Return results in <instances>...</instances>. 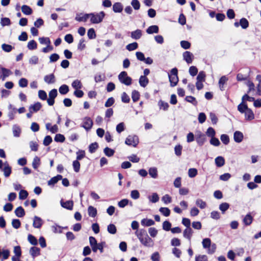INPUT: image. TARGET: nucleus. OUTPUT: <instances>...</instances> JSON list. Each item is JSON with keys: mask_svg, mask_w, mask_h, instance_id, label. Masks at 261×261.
Here are the masks:
<instances>
[{"mask_svg": "<svg viewBox=\"0 0 261 261\" xmlns=\"http://www.w3.org/2000/svg\"><path fill=\"white\" fill-rule=\"evenodd\" d=\"M135 234L142 245L150 248L154 246L153 240L149 237L146 230L140 229L135 232Z\"/></svg>", "mask_w": 261, "mask_h": 261, "instance_id": "nucleus-1", "label": "nucleus"}, {"mask_svg": "<svg viewBox=\"0 0 261 261\" xmlns=\"http://www.w3.org/2000/svg\"><path fill=\"white\" fill-rule=\"evenodd\" d=\"M105 15V13L103 11H101L99 13H90V21L92 23H99L102 22Z\"/></svg>", "mask_w": 261, "mask_h": 261, "instance_id": "nucleus-2", "label": "nucleus"}, {"mask_svg": "<svg viewBox=\"0 0 261 261\" xmlns=\"http://www.w3.org/2000/svg\"><path fill=\"white\" fill-rule=\"evenodd\" d=\"M178 70L176 68H174L171 69L170 74H169V79L170 83V86L171 87L175 86L178 81V78L177 76Z\"/></svg>", "mask_w": 261, "mask_h": 261, "instance_id": "nucleus-3", "label": "nucleus"}, {"mask_svg": "<svg viewBox=\"0 0 261 261\" xmlns=\"http://www.w3.org/2000/svg\"><path fill=\"white\" fill-rule=\"evenodd\" d=\"M118 80L120 83L126 86H129L132 84V79L127 75L126 71H122L118 75Z\"/></svg>", "mask_w": 261, "mask_h": 261, "instance_id": "nucleus-4", "label": "nucleus"}, {"mask_svg": "<svg viewBox=\"0 0 261 261\" xmlns=\"http://www.w3.org/2000/svg\"><path fill=\"white\" fill-rule=\"evenodd\" d=\"M125 143L129 146L136 147L139 143V139L137 136H128L125 140Z\"/></svg>", "mask_w": 261, "mask_h": 261, "instance_id": "nucleus-5", "label": "nucleus"}, {"mask_svg": "<svg viewBox=\"0 0 261 261\" xmlns=\"http://www.w3.org/2000/svg\"><path fill=\"white\" fill-rule=\"evenodd\" d=\"M196 141L198 145L202 146L206 140L205 135L200 131H197L195 134Z\"/></svg>", "mask_w": 261, "mask_h": 261, "instance_id": "nucleus-6", "label": "nucleus"}, {"mask_svg": "<svg viewBox=\"0 0 261 261\" xmlns=\"http://www.w3.org/2000/svg\"><path fill=\"white\" fill-rule=\"evenodd\" d=\"M58 92L56 89H53L49 92V98H47V102L49 106H53L55 103V98L57 96Z\"/></svg>", "mask_w": 261, "mask_h": 261, "instance_id": "nucleus-7", "label": "nucleus"}, {"mask_svg": "<svg viewBox=\"0 0 261 261\" xmlns=\"http://www.w3.org/2000/svg\"><path fill=\"white\" fill-rule=\"evenodd\" d=\"M93 125V121L89 117H86L83 119L81 127L84 128L87 131L91 129Z\"/></svg>", "mask_w": 261, "mask_h": 261, "instance_id": "nucleus-8", "label": "nucleus"}, {"mask_svg": "<svg viewBox=\"0 0 261 261\" xmlns=\"http://www.w3.org/2000/svg\"><path fill=\"white\" fill-rule=\"evenodd\" d=\"M12 73L11 71L7 68L0 66V79L3 81Z\"/></svg>", "mask_w": 261, "mask_h": 261, "instance_id": "nucleus-9", "label": "nucleus"}, {"mask_svg": "<svg viewBox=\"0 0 261 261\" xmlns=\"http://www.w3.org/2000/svg\"><path fill=\"white\" fill-rule=\"evenodd\" d=\"M43 224V220L39 217L34 216L33 218V226L35 228H40Z\"/></svg>", "mask_w": 261, "mask_h": 261, "instance_id": "nucleus-10", "label": "nucleus"}, {"mask_svg": "<svg viewBox=\"0 0 261 261\" xmlns=\"http://www.w3.org/2000/svg\"><path fill=\"white\" fill-rule=\"evenodd\" d=\"M183 58L184 60L188 63L191 64L192 63L194 56L192 53L189 51H186L183 53Z\"/></svg>", "mask_w": 261, "mask_h": 261, "instance_id": "nucleus-11", "label": "nucleus"}, {"mask_svg": "<svg viewBox=\"0 0 261 261\" xmlns=\"http://www.w3.org/2000/svg\"><path fill=\"white\" fill-rule=\"evenodd\" d=\"M61 206L67 210H72L73 206V202L72 200H68L64 202L63 200L60 201Z\"/></svg>", "mask_w": 261, "mask_h": 261, "instance_id": "nucleus-12", "label": "nucleus"}, {"mask_svg": "<svg viewBox=\"0 0 261 261\" xmlns=\"http://www.w3.org/2000/svg\"><path fill=\"white\" fill-rule=\"evenodd\" d=\"M193 231L191 227L186 228L183 232V236L185 238L188 239L189 241H191Z\"/></svg>", "mask_w": 261, "mask_h": 261, "instance_id": "nucleus-13", "label": "nucleus"}, {"mask_svg": "<svg viewBox=\"0 0 261 261\" xmlns=\"http://www.w3.org/2000/svg\"><path fill=\"white\" fill-rule=\"evenodd\" d=\"M243 134L240 131H236L234 133L233 139L234 141L237 143H240L243 139Z\"/></svg>", "mask_w": 261, "mask_h": 261, "instance_id": "nucleus-14", "label": "nucleus"}, {"mask_svg": "<svg viewBox=\"0 0 261 261\" xmlns=\"http://www.w3.org/2000/svg\"><path fill=\"white\" fill-rule=\"evenodd\" d=\"M142 36V32L141 30L137 29L131 32L130 37L135 40H138Z\"/></svg>", "mask_w": 261, "mask_h": 261, "instance_id": "nucleus-15", "label": "nucleus"}, {"mask_svg": "<svg viewBox=\"0 0 261 261\" xmlns=\"http://www.w3.org/2000/svg\"><path fill=\"white\" fill-rule=\"evenodd\" d=\"M30 253L33 258H35L40 255V249L38 247H32L30 249Z\"/></svg>", "mask_w": 261, "mask_h": 261, "instance_id": "nucleus-16", "label": "nucleus"}, {"mask_svg": "<svg viewBox=\"0 0 261 261\" xmlns=\"http://www.w3.org/2000/svg\"><path fill=\"white\" fill-rule=\"evenodd\" d=\"M44 82L48 84H51L55 82V77L53 73L46 75L44 77Z\"/></svg>", "mask_w": 261, "mask_h": 261, "instance_id": "nucleus-17", "label": "nucleus"}, {"mask_svg": "<svg viewBox=\"0 0 261 261\" xmlns=\"http://www.w3.org/2000/svg\"><path fill=\"white\" fill-rule=\"evenodd\" d=\"M42 107V105L39 102H37L34 105H31L29 107V111H32L33 113L38 112Z\"/></svg>", "mask_w": 261, "mask_h": 261, "instance_id": "nucleus-18", "label": "nucleus"}, {"mask_svg": "<svg viewBox=\"0 0 261 261\" xmlns=\"http://www.w3.org/2000/svg\"><path fill=\"white\" fill-rule=\"evenodd\" d=\"M62 176L61 175H57L56 176L52 177L50 180H49L47 182L48 186H54L58 181L62 179Z\"/></svg>", "mask_w": 261, "mask_h": 261, "instance_id": "nucleus-19", "label": "nucleus"}, {"mask_svg": "<svg viewBox=\"0 0 261 261\" xmlns=\"http://www.w3.org/2000/svg\"><path fill=\"white\" fill-rule=\"evenodd\" d=\"M113 10L115 13H120L123 10V6L121 3L117 2L113 5Z\"/></svg>", "mask_w": 261, "mask_h": 261, "instance_id": "nucleus-20", "label": "nucleus"}, {"mask_svg": "<svg viewBox=\"0 0 261 261\" xmlns=\"http://www.w3.org/2000/svg\"><path fill=\"white\" fill-rule=\"evenodd\" d=\"M12 131L13 136L15 137H19L21 132V128L17 124H14L13 125Z\"/></svg>", "mask_w": 261, "mask_h": 261, "instance_id": "nucleus-21", "label": "nucleus"}, {"mask_svg": "<svg viewBox=\"0 0 261 261\" xmlns=\"http://www.w3.org/2000/svg\"><path fill=\"white\" fill-rule=\"evenodd\" d=\"M159 29L158 25H153L149 27L146 30V33L148 34H152L153 33H158Z\"/></svg>", "mask_w": 261, "mask_h": 261, "instance_id": "nucleus-22", "label": "nucleus"}, {"mask_svg": "<svg viewBox=\"0 0 261 261\" xmlns=\"http://www.w3.org/2000/svg\"><path fill=\"white\" fill-rule=\"evenodd\" d=\"M244 113L245 114V118L247 120H251L254 118V113L249 108Z\"/></svg>", "mask_w": 261, "mask_h": 261, "instance_id": "nucleus-23", "label": "nucleus"}, {"mask_svg": "<svg viewBox=\"0 0 261 261\" xmlns=\"http://www.w3.org/2000/svg\"><path fill=\"white\" fill-rule=\"evenodd\" d=\"M248 109L247 105L243 101H242L238 106V110L242 114L245 113Z\"/></svg>", "mask_w": 261, "mask_h": 261, "instance_id": "nucleus-24", "label": "nucleus"}, {"mask_svg": "<svg viewBox=\"0 0 261 261\" xmlns=\"http://www.w3.org/2000/svg\"><path fill=\"white\" fill-rule=\"evenodd\" d=\"M16 216L19 218L23 217L25 215V211L21 206L18 207L14 212Z\"/></svg>", "mask_w": 261, "mask_h": 261, "instance_id": "nucleus-25", "label": "nucleus"}, {"mask_svg": "<svg viewBox=\"0 0 261 261\" xmlns=\"http://www.w3.org/2000/svg\"><path fill=\"white\" fill-rule=\"evenodd\" d=\"M139 83L140 85L142 87H145L149 83V80L147 77L145 76L141 75L140 77Z\"/></svg>", "mask_w": 261, "mask_h": 261, "instance_id": "nucleus-26", "label": "nucleus"}, {"mask_svg": "<svg viewBox=\"0 0 261 261\" xmlns=\"http://www.w3.org/2000/svg\"><path fill=\"white\" fill-rule=\"evenodd\" d=\"M215 164L218 167H221L225 164V160L223 157L219 156L215 160Z\"/></svg>", "mask_w": 261, "mask_h": 261, "instance_id": "nucleus-27", "label": "nucleus"}, {"mask_svg": "<svg viewBox=\"0 0 261 261\" xmlns=\"http://www.w3.org/2000/svg\"><path fill=\"white\" fill-rule=\"evenodd\" d=\"M243 221L245 225H250L252 222L253 217L251 216L250 214H248L245 216Z\"/></svg>", "mask_w": 261, "mask_h": 261, "instance_id": "nucleus-28", "label": "nucleus"}, {"mask_svg": "<svg viewBox=\"0 0 261 261\" xmlns=\"http://www.w3.org/2000/svg\"><path fill=\"white\" fill-rule=\"evenodd\" d=\"M69 91V87L65 84L61 85L59 88V93L61 95H65L68 93Z\"/></svg>", "mask_w": 261, "mask_h": 261, "instance_id": "nucleus-29", "label": "nucleus"}, {"mask_svg": "<svg viewBox=\"0 0 261 261\" xmlns=\"http://www.w3.org/2000/svg\"><path fill=\"white\" fill-rule=\"evenodd\" d=\"M141 225L144 226H150L154 224V221L152 219H143L141 222Z\"/></svg>", "mask_w": 261, "mask_h": 261, "instance_id": "nucleus-30", "label": "nucleus"}, {"mask_svg": "<svg viewBox=\"0 0 261 261\" xmlns=\"http://www.w3.org/2000/svg\"><path fill=\"white\" fill-rule=\"evenodd\" d=\"M21 11L24 14L28 15L32 14L33 12L31 8L25 5L21 7Z\"/></svg>", "mask_w": 261, "mask_h": 261, "instance_id": "nucleus-31", "label": "nucleus"}, {"mask_svg": "<svg viewBox=\"0 0 261 261\" xmlns=\"http://www.w3.org/2000/svg\"><path fill=\"white\" fill-rule=\"evenodd\" d=\"M5 166L4 167L3 170L4 171V174L5 176L6 177H8L10 175L12 172V169L11 167L8 164H7V165L5 164Z\"/></svg>", "mask_w": 261, "mask_h": 261, "instance_id": "nucleus-32", "label": "nucleus"}, {"mask_svg": "<svg viewBox=\"0 0 261 261\" xmlns=\"http://www.w3.org/2000/svg\"><path fill=\"white\" fill-rule=\"evenodd\" d=\"M88 213L90 217H95L97 215V210L92 206H89L88 208Z\"/></svg>", "mask_w": 261, "mask_h": 261, "instance_id": "nucleus-33", "label": "nucleus"}, {"mask_svg": "<svg viewBox=\"0 0 261 261\" xmlns=\"http://www.w3.org/2000/svg\"><path fill=\"white\" fill-rule=\"evenodd\" d=\"M89 244L90 246L91 247L92 250H94L96 249L95 246L98 244L97 243V240L93 237H90L89 238Z\"/></svg>", "mask_w": 261, "mask_h": 261, "instance_id": "nucleus-34", "label": "nucleus"}, {"mask_svg": "<svg viewBox=\"0 0 261 261\" xmlns=\"http://www.w3.org/2000/svg\"><path fill=\"white\" fill-rule=\"evenodd\" d=\"M72 87L75 90L80 89L82 88L83 85L81 81L79 80H75L72 83Z\"/></svg>", "mask_w": 261, "mask_h": 261, "instance_id": "nucleus-35", "label": "nucleus"}, {"mask_svg": "<svg viewBox=\"0 0 261 261\" xmlns=\"http://www.w3.org/2000/svg\"><path fill=\"white\" fill-rule=\"evenodd\" d=\"M230 205L227 202L222 203L219 205V210L222 214H224L225 212L229 208Z\"/></svg>", "mask_w": 261, "mask_h": 261, "instance_id": "nucleus-36", "label": "nucleus"}, {"mask_svg": "<svg viewBox=\"0 0 261 261\" xmlns=\"http://www.w3.org/2000/svg\"><path fill=\"white\" fill-rule=\"evenodd\" d=\"M148 172L149 174L151 177L156 178L158 177V170L155 167L150 168Z\"/></svg>", "mask_w": 261, "mask_h": 261, "instance_id": "nucleus-37", "label": "nucleus"}, {"mask_svg": "<svg viewBox=\"0 0 261 261\" xmlns=\"http://www.w3.org/2000/svg\"><path fill=\"white\" fill-rule=\"evenodd\" d=\"M240 26L243 29H246L249 27V22L245 18H242L240 20Z\"/></svg>", "mask_w": 261, "mask_h": 261, "instance_id": "nucleus-38", "label": "nucleus"}, {"mask_svg": "<svg viewBox=\"0 0 261 261\" xmlns=\"http://www.w3.org/2000/svg\"><path fill=\"white\" fill-rule=\"evenodd\" d=\"M103 152L107 156L111 157L114 155L115 151L114 150L107 147L103 149Z\"/></svg>", "mask_w": 261, "mask_h": 261, "instance_id": "nucleus-39", "label": "nucleus"}, {"mask_svg": "<svg viewBox=\"0 0 261 261\" xmlns=\"http://www.w3.org/2000/svg\"><path fill=\"white\" fill-rule=\"evenodd\" d=\"M106 243L105 242H101L100 243H98L96 246L95 248L96 249L94 250H92L93 252H96L98 250L100 251V253H102L103 252V247L105 245Z\"/></svg>", "mask_w": 261, "mask_h": 261, "instance_id": "nucleus-40", "label": "nucleus"}, {"mask_svg": "<svg viewBox=\"0 0 261 261\" xmlns=\"http://www.w3.org/2000/svg\"><path fill=\"white\" fill-rule=\"evenodd\" d=\"M40 165V159L38 156H35L32 162V166L34 169H37Z\"/></svg>", "mask_w": 261, "mask_h": 261, "instance_id": "nucleus-41", "label": "nucleus"}, {"mask_svg": "<svg viewBox=\"0 0 261 261\" xmlns=\"http://www.w3.org/2000/svg\"><path fill=\"white\" fill-rule=\"evenodd\" d=\"M27 47L30 50H34L37 48V44L35 40H32L28 42Z\"/></svg>", "mask_w": 261, "mask_h": 261, "instance_id": "nucleus-42", "label": "nucleus"}, {"mask_svg": "<svg viewBox=\"0 0 261 261\" xmlns=\"http://www.w3.org/2000/svg\"><path fill=\"white\" fill-rule=\"evenodd\" d=\"M160 109H163L164 111H167L169 107L167 102H164L162 100H160L158 103Z\"/></svg>", "mask_w": 261, "mask_h": 261, "instance_id": "nucleus-43", "label": "nucleus"}, {"mask_svg": "<svg viewBox=\"0 0 261 261\" xmlns=\"http://www.w3.org/2000/svg\"><path fill=\"white\" fill-rule=\"evenodd\" d=\"M185 100L187 101L192 103L195 106H197L198 104V102L196 98L192 96H187L185 98Z\"/></svg>", "mask_w": 261, "mask_h": 261, "instance_id": "nucleus-44", "label": "nucleus"}, {"mask_svg": "<svg viewBox=\"0 0 261 261\" xmlns=\"http://www.w3.org/2000/svg\"><path fill=\"white\" fill-rule=\"evenodd\" d=\"M206 135L208 137L212 138L215 136L216 132L213 127H210L206 130Z\"/></svg>", "mask_w": 261, "mask_h": 261, "instance_id": "nucleus-45", "label": "nucleus"}, {"mask_svg": "<svg viewBox=\"0 0 261 261\" xmlns=\"http://www.w3.org/2000/svg\"><path fill=\"white\" fill-rule=\"evenodd\" d=\"M148 199L151 202L156 203L159 200V197L156 193H153L151 196L148 197Z\"/></svg>", "mask_w": 261, "mask_h": 261, "instance_id": "nucleus-46", "label": "nucleus"}, {"mask_svg": "<svg viewBox=\"0 0 261 261\" xmlns=\"http://www.w3.org/2000/svg\"><path fill=\"white\" fill-rule=\"evenodd\" d=\"M159 211L165 217H168L170 214V210L168 207H161L159 209Z\"/></svg>", "mask_w": 261, "mask_h": 261, "instance_id": "nucleus-47", "label": "nucleus"}, {"mask_svg": "<svg viewBox=\"0 0 261 261\" xmlns=\"http://www.w3.org/2000/svg\"><path fill=\"white\" fill-rule=\"evenodd\" d=\"M202 244L204 249H207L212 244L211 239L209 238H205L203 239Z\"/></svg>", "mask_w": 261, "mask_h": 261, "instance_id": "nucleus-48", "label": "nucleus"}, {"mask_svg": "<svg viewBox=\"0 0 261 261\" xmlns=\"http://www.w3.org/2000/svg\"><path fill=\"white\" fill-rule=\"evenodd\" d=\"M138 47V44L137 42H133L130 44H128L126 45V48L128 51H132L136 49Z\"/></svg>", "mask_w": 261, "mask_h": 261, "instance_id": "nucleus-49", "label": "nucleus"}, {"mask_svg": "<svg viewBox=\"0 0 261 261\" xmlns=\"http://www.w3.org/2000/svg\"><path fill=\"white\" fill-rule=\"evenodd\" d=\"M39 41L41 44L49 45L51 44V41L48 37H40Z\"/></svg>", "mask_w": 261, "mask_h": 261, "instance_id": "nucleus-50", "label": "nucleus"}, {"mask_svg": "<svg viewBox=\"0 0 261 261\" xmlns=\"http://www.w3.org/2000/svg\"><path fill=\"white\" fill-rule=\"evenodd\" d=\"M98 147V144L97 142L91 143L89 146V152L91 153L95 152Z\"/></svg>", "mask_w": 261, "mask_h": 261, "instance_id": "nucleus-51", "label": "nucleus"}, {"mask_svg": "<svg viewBox=\"0 0 261 261\" xmlns=\"http://www.w3.org/2000/svg\"><path fill=\"white\" fill-rule=\"evenodd\" d=\"M132 98L134 102L137 101L140 98V93L137 90H133L132 93Z\"/></svg>", "mask_w": 261, "mask_h": 261, "instance_id": "nucleus-52", "label": "nucleus"}, {"mask_svg": "<svg viewBox=\"0 0 261 261\" xmlns=\"http://www.w3.org/2000/svg\"><path fill=\"white\" fill-rule=\"evenodd\" d=\"M227 81V79L225 76H223L220 79L219 81V84L221 90L222 91L224 90V85Z\"/></svg>", "mask_w": 261, "mask_h": 261, "instance_id": "nucleus-53", "label": "nucleus"}, {"mask_svg": "<svg viewBox=\"0 0 261 261\" xmlns=\"http://www.w3.org/2000/svg\"><path fill=\"white\" fill-rule=\"evenodd\" d=\"M108 231L111 234H115L117 231V229L115 225L110 224L107 227Z\"/></svg>", "mask_w": 261, "mask_h": 261, "instance_id": "nucleus-54", "label": "nucleus"}, {"mask_svg": "<svg viewBox=\"0 0 261 261\" xmlns=\"http://www.w3.org/2000/svg\"><path fill=\"white\" fill-rule=\"evenodd\" d=\"M90 17V13L89 14H85L84 15V16L82 17H77L76 16L75 18V19L79 22L83 21V22H86L87 19Z\"/></svg>", "mask_w": 261, "mask_h": 261, "instance_id": "nucleus-55", "label": "nucleus"}, {"mask_svg": "<svg viewBox=\"0 0 261 261\" xmlns=\"http://www.w3.org/2000/svg\"><path fill=\"white\" fill-rule=\"evenodd\" d=\"M65 140V138L63 135L58 134L55 137L54 140L57 142H63Z\"/></svg>", "mask_w": 261, "mask_h": 261, "instance_id": "nucleus-56", "label": "nucleus"}, {"mask_svg": "<svg viewBox=\"0 0 261 261\" xmlns=\"http://www.w3.org/2000/svg\"><path fill=\"white\" fill-rule=\"evenodd\" d=\"M29 242L33 245H36L38 243L37 240L32 234H29L28 237Z\"/></svg>", "mask_w": 261, "mask_h": 261, "instance_id": "nucleus-57", "label": "nucleus"}, {"mask_svg": "<svg viewBox=\"0 0 261 261\" xmlns=\"http://www.w3.org/2000/svg\"><path fill=\"white\" fill-rule=\"evenodd\" d=\"M87 35L90 39H93L96 38V34L94 29L91 28L88 30Z\"/></svg>", "mask_w": 261, "mask_h": 261, "instance_id": "nucleus-58", "label": "nucleus"}, {"mask_svg": "<svg viewBox=\"0 0 261 261\" xmlns=\"http://www.w3.org/2000/svg\"><path fill=\"white\" fill-rule=\"evenodd\" d=\"M11 23V20L9 18L3 17L1 18V24L3 27L10 25Z\"/></svg>", "mask_w": 261, "mask_h": 261, "instance_id": "nucleus-59", "label": "nucleus"}, {"mask_svg": "<svg viewBox=\"0 0 261 261\" xmlns=\"http://www.w3.org/2000/svg\"><path fill=\"white\" fill-rule=\"evenodd\" d=\"M197 81L204 82L205 80V74L204 71H200L196 77Z\"/></svg>", "mask_w": 261, "mask_h": 261, "instance_id": "nucleus-60", "label": "nucleus"}, {"mask_svg": "<svg viewBox=\"0 0 261 261\" xmlns=\"http://www.w3.org/2000/svg\"><path fill=\"white\" fill-rule=\"evenodd\" d=\"M130 197L133 199H138L140 197V193L139 191L137 190H134L130 192Z\"/></svg>", "mask_w": 261, "mask_h": 261, "instance_id": "nucleus-61", "label": "nucleus"}, {"mask_svg": "<svg viewBox=\"0 0 261 261\" xmlns=\"http://www.w3.org/2000/svg\"><path fill=\"white\" fill-rule=\"evenodd\" d=\"M220 139L223 144L227 145L229 143V138L227 135L222 134L220 137Z\"/></svg>", "mask_w": 261, "mask_h": 261, "instance_id": "nucleus-62", "label": "nucleus"}, {"mask_svg": "<svg viewBox=\"0 0 261 261\" xmlns=\"http://www.w3.org/2000/svg\"><path fill=\"white\" fill-rule=\"evenodd\" d=\"M196 204L201 209L204 208L206 205V202L201 199H198L196 200Z\"/></svg>", "mask_w": 261, "mask_h": 261, "instance_id": "nucleus-63", "label": "nucleus"}, {"mask_svg": "<svg viewBox=\"0 0 261 261\" xmlns=\"http://www.w3.org/2000/svg\"><path fill=\"white\" fill-rule=\"evenodd\" d=\"M28 196V193L27 191L24 190H21L19 192V198L20 200H24L27 198Z\"/></svg>", "mask_w": 261, "mask_h": 261, "instance_id": "nucleus-64", "label": "nucleus"}]
</instances>
